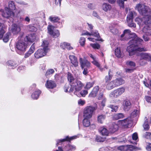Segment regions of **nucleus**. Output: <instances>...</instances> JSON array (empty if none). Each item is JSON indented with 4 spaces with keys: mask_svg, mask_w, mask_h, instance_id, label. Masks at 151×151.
Segmentation results:
<instances>
[{
    "mask_svg": "<svg viewBox=\"0 0 151 151\" xmlns=\"http://www.w3.org/2000/svg\"><path fill=\"white\" fill-rule=\"evenodd\" d=\"M119 39L122 41L132 39L129 42V45L127 49L130 56L133 55L137 51H146V48L140 47L143 42V40L138 37L135 33H132L129 29L124 30Z\"/></svg>",
    "mask_w": 151,
    "mask_h": 151,
    "instance_id": "nucleus-1",
    "label": "nucleus"
},
{
    "mask_svg": "<svg viewBox=\"0 0 151 151\" xmlns=\"http://www.w3.org/2000/svg\"><path fill=\"white\" fill-rule=\"evenodd\" d=\"M135 21L139 25L143 24H145L142 29L143 32L145 33L147 35L151 34V16H145L142 18L139 17L136 18Z\"/></svg>",
    "mask_w": 151,
    "mask_h": 151,
    "instance_id": "nucleus-2",
    "label": "nucleus"
},
{
    "mask_svg": "<svg viewBox=\"0 0 151 151\" xmlns=\"http://www.w3.org/2000/svg\"><path fill=\"white\" fill-rule=\"evenodd\" d=\"M20 35L18 38V40L16 42L15 48L17 53L22 55L26 51L28 45L27 42L24 40L23 33L20 32Z\"/></svg>",
    "mask_w": 151,
    "mask_h": 151,
    "instance_id": "nucleus-3",
    "label": "nucleus"
},
{
    "mask_svg": "<svg viewBox=\"0 0 151 151\" xmlns=\"http://www.w3.org/2000/svg\"><path fill=\"white\" fill-rule=\"evenodd\" d=\"M48 42L47 41H43L41 45L42 48L39 49L35 53V57L36 58H40L46 55L49 50L48 47Z\"/></svg>",
    "mask_w": 151,
    "mask_h": 151,
    "instance_id": "nucleus-4",
    "label": "nucleus"
},
{
    "mask_svg": "<svg viewBox=\"0 0 151 151\" xmlns=\"http://www.w3.org/2000/svg\"><path fill=\"white\" fill-rule=\"evenodd\" d=\"M135 9L139 12V13L145 16H150L151 14V10L147 6L144 4L139 3L136 4Z\"/></svg>",
    "mask_w": 151,
    "mask_h": 151,
    "instance_id": "nucleus-5",
    "label": "nucleus"
},
{
    "mask_svg": "<svg viewBox=\"0 0 151 151\" xmlns=\"http://www.w3.org/2000/svg\"><path fill=\"white\" fill-rule=\"evenodd\" d=\"M79 62L82 69H83V73L84 75H86L88 73V69L90 66V63L87 60L83 59L82 58L79 59Z\"/></svg>",
    "mask_w": 151,
    "mask_h": 151,
    "instance_id": "nucleus-6",
    "label": "nucleus"
},
{
    "mask_svg": "<svg viewBox=\"0 0 151 151\" xmlns=\"http://www.w3.org/2000/svg\"><path fill=\"white\" fill-rule=\"evenodd\" d=\"M71 85L72 87H71L69 91H73L74 90L76 91H79L81 90L84 86L83 83L77 79L73 84H71Z\"/></svg>",
    "mask_w": 151,
    "mask_h": 151,
    "instance_id": "nucleus-7",
    "label": "nucleus"
},
{
    "mask_svg": "<svg viewBox=\"0 0 151 151\" xmlns=\"http://www.w3.org/2000/svg\"><path fill=\"white\" fill-rule=\"evenodd\" d=\"M136 15V13L134 11H130L127 16V22L128 26L130 27H135L136 25L133 22V19L134 16Z\"/></svg>",
    "mask_w": 151,
    "mask_h": 151,
    "instance_id": "nucleus-8",
    "label": "nucleus"
},
{
    "mask_svg": "<svg viewBox=\"0 0 151 151\" xmlns=\"http://www.w3.org/2000/svg\"><path fill=\"white\" fill-rule=\"evenodd\" d=\"M47 30L48 33L54 38H56L60 35L58 30L55 29L54 27L52 25L48 26Z\"/></svg>",
    "mask_w": 151,
    "mask_h": 151,
    "instance_id": "nucleus-9",
    "label": "nucleus"
},
{
    "mask_svg": "<svg viewBox=\"0 0 151 151\" xmlns=\"http://www.w3.org/2000/svg\"><path fill=\"white\" fill-rule=\"evenodd\" d=\"M124 91V88H119L111 92L109 94V96L111 98H117L122 94Z\"/></svg>",
    "mask_w": 151,
    "mask_h": 151,
    "instance_id": "nucleus-10",
    "label": "nucleus"
},
{
    "mask_svg": "<svg viewBox=\"0 0 151 151\" xmlns=\"http://www.w3.org/2000/svg\"><path fill=\"white\" fill-rule=\"evenodd\" d=\"M98 99L99 100H101L102 101L99 105L100 109H102L105 105V103L106 99L102 93H100L98 96Z\"/></svg>",
    "mask_w": 151,
    "mask_h": 151,
    "instance_id": "nucleus-11",
    "label": "nucleus"
},
{
    "mask_svg": "<svg viewBox=\"0 0 151 151\" xmlns=\"http://www.w3.org/2000/svg\"><path fill=\"white\" fill-rule=\"evenodd\" d=\"M4 10L5 12H4V11L3 13L2 14V15L3 17L8 18L9 17H12L14 16V13L9 9L8 7H5Z\"/></svg>",
    "mask_w": 151,
    "mask_h": 151,
    "instance_id": "nucleus-12",
    "label": "nucleus"
},
{
    "mask_svg": "<svg viewBox=\"0 0 151 151\" xmlns=\"http://www.w3.org/2000/svg\"><path fill=\"white\" fill-rule=\"evenodd\" d=\"M10 30L14 34H17L21 30L20 26L15 24H12L9 28Z\"/></svg>",
    "mask_w": 151,
    "mask_h": 151,
    "instance_id": "nucleus-13",
    "label": "nucleus"
},
{
    "mask_svg": "<svg viewBox=\"0 0 151 151\" xmlns=\"http://www.w3.org/2000/svg\"><path fill=\"white\" fill-rule=\"evenodd\" d=\"M36 39V36L35 34H30L28 36L24 37V40L27 42L28 44L29 43H32L35 41Z\"/></svg>",
    "mask_w": 151,
    "mask_h": 151,
    "instance_id": "nucleus-14",
    "label": "nucleus"
},
{
    "mask_svg": "<svg viewBox=\"0 0 151 151\" xmlns=\"http://www.w3.org/2000/svg\"><path fill=\"white\" fill-rule=\"evenodd\" d=\"M132 104L129 100H125L123 104V109L125 111H129L131 108Z\"/></svg>",
    "mask_w": 151,
    "mask_h": 151,
    "instance_id": "nucleus-15",
    "label": "nucleus"
},
{
    "mask_svg": "<svg viewBox=\"0 0 151 151\" xmlns=\"http://www.w3.org/2000/svg\"><path fill=\"white\" fill-rule=\"evenodd\" d=\"M97 108L96 105L95 107L91 106H87L84 109L83 113H93Z\"/></svg>",
    "mask_w": 151,
    "mask_h": 151,
    "instance_id": "nucleus-16",
    "label": "nucleus"
},
{
    "mask_svg": "<svg viewBox=\"0 0 151 151\" xmlns=\"http://www.w3.org/2000/svg\"><path fill=\"white\" fill-rule=\"evenodd\" d=\"M99 87L98 86L94 87L92 90L89 95V97H95L97 94L99 90Z\"/></svg>",
    "mask_w": 151,
    "mask_h": 151,
    "instance_id": "nucleus-17",
    "label": "nucleus"
},
{
    "mask_svg": "<svg viewBox=\"0 0 151 151\" xmlns=\"http://www.w3.org/2000/svg\"><path fill=\"white\" fill-rule=\"evenodd\" d=\"M118 125L114 122L110 123L109 126V130L111 132H116L118 129Z\"/></svg>",
    "mask_w": 151,
    "mask_h": 151,
    "instance_id": "nucleus-18",
    "label": "nucleus"
},
{
    "mask_svg": "<svg viewBox=\"0 0 151 151\" xmlns=\"http://www.w3.org/2000/svg\"><path fill=\"white\" fill-rule=\"evenodd\" d=\"M46 87L49 89H52L56 86V84L55 82L51 80H47L45 84Z\"/></svg>",
    "mask_w": 151,
    "mask_h": 151,
    "instance_id": "nucleus-19",
    "label": "nucleus"
},
{
    "mask_svg": "<svg viewBox=\"0 0 151 151\" xmlns=\"http://www.w3.org/2000/svg\"><path fill=\"white\" fill-rule=\"evenodd\" d=\"M69 58L71 63L74 67H77L78 66V62L76 57L74 55H70L69 56Z\"/></svg>",
    "mask_w": 151,
    "mask_h": 151,
    "instance_id": "nucleus-20",
    "label": "nucleus"
},
{
    "mask_svg": "<svg viewBox=\"0 0 151 151\" xmlns=\"http://www.w3.org/2000/svg\"><path fill=\"white\" fill-rule=\"evenodd\" d=\"M132 121L129 119H126L121 121V125L124 127H128L129 124H131Z\"/></svg>",
    "mask_w": 151,
    "mask_h": 151,
    "instance_id": "nucleus-21",
    "label": "nucleus"
},
{
    "mask_svg": "<svg viewBox=\"0 0 151 151\" xmlns=\"http://www.w3.org/2000/svg\"><path fill=\"white\" fill-rule=\"evenodd\" d=\"M113 81L116 87L122 85L124 84L125 82L121 78H117Z\"/></svg>",
    "mask_w": 151,
    "mask_h": 151,
    "instance_id": "nucleus-22",
    "label": "nucleus"
},
{
    "mask_svg": "<svg viewBox=\"0 0 151 151\" xmlns=\"http://www.w3.org/2000/svg\"><path fill=\"white\" fill-rule=\"evenodd\" d=\"M92 35L97 38L96 40L103 41V40L100 37L99 33L96 30L92 31L90 32V36Z\"/></svg>",
    "mask_w": 151,
    "mask_h": 151,
    "instance_id": "nucleus-23",
    "label": "nucleus"
},
{
    "mask_svg": "<svg viewBox=\"0 0 151 151\" xmlns=\"http://www.w3.org/2000/svg\"><path fill=\"white\" fill-rule=\"evenodd\" d=\"M105 85L106 88L108 90H111L116 87L113 80L107 83H105Z\"/></svg>",
    "mask_w": 151,
    "mask_h": 151,
    "instance_id": "nucleus-24",
    "label": "nucleus"
},
{
    "mask_svg": "<svg viewBox=\"0 0 151 151\" xmlns=\"http://www.w3.org/2000/svg\"><path fill=\"white\" fill-rule=\"evenodd\" d=\"M41 93V91L40 90H37L35 91L31 95L32 98L34 99H37Z\"/></svg>",
    "mask_w": 151,
    "mask_h": 151,
    "instance_id": "nucleus-25",
    "label": "nucleus"
},
{
    "mask_svg": "<svg viewBox=\"0 0 151 151\" xmlns=\"http://www.w3.org/2000/svg\"><path fill=\"white\" fill-rule=\"evenodd\" d=\"M67 79L68 81L71 84H73L74 82L76 80V79H75L73 75L70 73H68Z\"/></svg>",
    "mask_w": 151,
    "mask_h": 151,
    "instance_id": "nucleus-26",
    "label": "nucleus"
},
{
    "mask_svg": "<svg viewBox=\"0 0 151 151\" xmlns=\"http://www.w3.org/2000/svg\"><path fill=\"white\" fill-rule=\"evenodd\" d=\"M76 137V136H73L70 137H68L67 136L65 139L58 140L57 141L56 145L58 146L60 142H61L66 141H70L71 140L75 139Z\"/></svg>",
    "mask_w": 151,
    "mask_h": 151,
    "instance_id": "nucleus-27",
    "label": "nucleus"
},
{
    "mask_svg": "<svg viewBox=\"0 0 151 151\" xmlns=\"http://www.w3.org/2000/svg\"><path fill=\"white\" fill-rule=\"evenodd\" d=\"M124 151H133L137 147L131 145H125Z\"/></svg>",
    "mask_w": 151,
    "mask_h": 151,
    "instance_id": "nucleus-28",
    "label": "nucleus"
},
{
    "mask_svg": "<svg viewBox=\"0 0 151 151\" xmlns=\"http://www.w3.org/2000/svg\"><path fill=\"white\" fill-rule=\"evenodd\" d=\"M102 9L105 12L109 11L111 9V6L110 5L106 3H104L102 6Z\"/></svg>",
    "mask_w": 151,
    "mask_h": 151,
    "instance_id": "nucleus-29",
    "label": "nucleus"
},
{
    "mask_svg": "<svg viewBox=\"0 0 151 151\" xmlns=\"http://www.w3.org/2000/svg\"><path fill=\"white\" fill-rule=\"evenodd\" d=\"M76 147L74 145H67L64 147V149L65 151H69L75 150Z\"/></svg>",
    "mask_w": 151,
    "mask_h": 151,
    "instance_id": "nucleus-30",
    "label": "nucleus"
},
{
    "mask_svg": "<svg viewBox=\"0 0 151 151\" xmlns=\"http://www.w3.org/2000/svg\"><path fill=\"white\" fill-rule=\"evenodd\" d=\"M7 64L9 66L13 69L16 68L17 65L15 62L12 60L8 61L7 62Z\"/></svg>",
    "mask_w": 151,
    "mask_h": 151,
    "instance_id": "nucleus-31",
    "label": "nucleus"
},
{
    "mask_svg": "<svg viewBox=\"0 0 151 151\" xmlns=\"http://www.w3.org/2000/svg\"><path fill=\"white\" fill-rule=\"evenodd\" d=\"M141 58L142 59L149 61L151 58V56L147 53H142L141 55Z\"/></svg>",
    "mask_w": 151,
    "mask_h": 151,
    "instance_id": "nucleus-32",
    "label": "nucleus"
},
{
    "mask_svg": "<svg viewBox=\"0 0 151 151\" xmlns=\"http://www.w3.org/2000/svg\"><path fill=\"white\" fill-rule=\"evenodd\" d=\"M111 70L109 69L108 72V76H106L105 78V83H107L110 82L112 79L113 77V75L111 74Z\"/></svg>",
    "mask_w": 151,
    "mask_h": 151,
    "instance_id": "nucleus-33",
    "label": "nucleus"
},
{
    "mask_svg": "<svg viewBox=\"0 0 151 151\" xmlns=\"http://www.w3.org/2000/svg\"><path fill=\"white\" fill-rule=\"evenodd\" d=\"M99 132L103 135L107 136L109 133L108 130L104 127H101L100 128Z\"/></svg>",
    "mask_w": 151,
    "mask_h": 151,
    "instance_id": "nucleus-34",
    "label": "nucleus"
},
{
    "mask_svg": "<svg viewBox=\"0 0 151 151\" xmlns=\"http://www.w3.org/2000/svg\"><path fill=\"white\" fill-rule=\"evenodd\" d=\"M8 8L10 10H13L15 9V6L14 2L13 1H10L8 2Z\"/></svg>",
    "mask_w": 151,
    "mask_h": 151,
    "instance_id": "nucleus-35",
    "label": "nucleus"
},
{
    "mask_svg": "<svg viewBox=\"0 0 151 151\" xmlns=\"http://www.w3.org/2000/svg\"><path fill=\"white\" fill-rule=\"evenodd\" d=\"M49 19L50 21L54 22H58L60 20V19L58 17L54 16H50Z\"/></svg>",
    "mask_w": 151,
    "mask_h": 151,
    "instance_id": "nucleus-36",
    "label": "nucleus"
},
{
    "mask_svg": "<svg viewBox=\"0 0 151 151\" xmlns=\"http://www.w3.org/2000/svg\"><path fill=\"white\" fill-rule=\"evenodd\" d=\"M124 117V115L123 114H114L113 115L112 118L114 120H116Z\"/></svg>",
    "mask_w": 151,
    "mask_h": 151,
    "instance_id": "nucleus-37",
    "label": "nucleus"
},
{
    "mask_svg": "<svg viewBox=\"0 0 151 151\" xmlns=\"http://www.w3.org/2000/svg\"><path fill=\"white\" fill-rule=\"evenodd\" d=\"M94 84V82L93 81L91 82H88L86 83V85L85 86L84 88L87 90L93 87V85Z\"/></svg>",
    "mask_w": 151,
    "mask_h": 151,
    "instance_id": "nucleus-38",
    "label": "nucleus"
},
{
    "mask_svg": "<svg viewBox=\"0 0 151 151\" xmlns=\"http://www.w3.org/2000/svg\"><path fill=\"white\" fill-rule=\"evenodd\" d=\"M115 55L118 58H120L122 57V53L120 51V47H117L115 50Z\"/></svg>",
    "mask_w": 151,
    "mask_h": 151,
    "instance_id": "nucleus-39",
    "label": "nucleus"
},
{
    "mask_svg": "<svg viewBox=\"0 0 151 151\" xmlns=\"http://www.w3.org/2000/svg\"><path fill=\"white\" fill-rule=\"evenodd\" d=\"M125 145H122L120 146H116L113 148H111L115 150H120L121 151H124Z\"/></svg>",
    "mask_w": 151,
    "mask_h": 151,
    "instance_id": "nucleus-40",
    "label": "nucleus"
},
{
    "mask_svg": "<svg viewBox=\"0 0 151 151\" xmlns=\"http://www.w3.org/2000/svg\"><path fill=\"white\" fill-rule=\"evenodd\" d=\"M72 87V86L71 85V84L70 83V84H66L64 86V91L66 92H71L72 91H69L70 88H71V87Z\"/></svg>",
    "mask_w": 151,
    "mask_h": 151,
    "instance_id": "nucleus-41",
    "label": "nucleus"
},
{
    "mask_svg": "<svg viewBox=\"0 0 151 151\" xmlns=\"http://www.w3.org/2000/svg\"><path fill=\"white\" fill-rule=\"evenodd\" d=\"M105 115L103 114L100 115L98 117V121L99 122L101 123H102L104 121L105 118Z\"/></svg>",
    "mask_w": 151,
    "mask_h": 151,
    "instance_id": "nucleus-42",
    "label": "nucleus"
},
{
    "mask_svg": "<svg viewBox=\"0 0 151 151\" xmlns=\"http://www.w3.org/2000/svg\"><path fill=\"white\" fill-rule=\"evenodd\" d=\"M10 35V33L8 32L6 33L4 36L3 40V41L5 42H7L9 40V37Z\"/></svg>",
    "mask_w": 151,
    "mask_h": 151,
    "instance_id": "nucleus-43",
    "label": "nucleus"
},
{
    "mask_svg": "<svg viewBox=\"0 0 151 151\" xmlns=\"http://www.w3.org/2000/svg\"><path fill=\"white\" fill-rule=\"evenodd\" d=\"M109 107L111 109V111L112 112H116L117 110L118 107L117 106H114L112 105H109Z\"/></svg>",
    "mask_w": 151,
    "mask_h": 151,
    "instance_id": "nucleus-44",
    "label": "nucleus"
},
{
    "mask_svg": "<svg viewBox=\"0 0 151 151\" xmlns=\"http://www.w3.org/2000/svg\"><path fill=\"white\" fill-rule=\"evenodd\" d=\"M126 63L128 67H131V68H134L135 66V63L132 61H128Z\"/></svg>",
    "mask_w": 151,
    "mask_h": 151,
    "instance_id": "nucleus-45",
    "label": "nucleus"
},
{
    "mask_svg": "<svg viewBox=\"0 0 151 151\" xmlns=\"http://www.w3.org/2000/svg\"><path fill=\"white\" fill-rule=\"evenodd\" d=\"M86 42L85 38L83 37H81L79 40V43L81 46H84Z\"/></svg>",
    "mask_w": 151,
    "mask_h": 151,
    "instance_id": "nucleus-46",
    "label": "nucleus"
},
{
    "mask_svg": "<svg viewBox=\"0 0 151 151\" xmlns=\"http://www.w3.org/2000/svg\"><path fill=\"white\" fill-rule=\"evenodd\" d=\"M83 125L85 127H88L90 125V122L88 120L83 119Z\"/></svg>",
    "mask_w": 151,
    "mask_h": 151,
    "instance_id": "nucleus-47",
    "label": "nucleus"
},
{
    "mask_svg": "<svg viewBox=\"0 0 151 151\" xmlns=\"http://www.w3.org/2000/svg\"><path fill=\"white\" fill-rule=\"evenodd\" d=\"M127 0H118L117 3L121 7L123 8L124 6V1H127Z\"/></svg>",
    "mask_w": 151,
    "mask_h": 151,
    "instance_id": "nucleus-48",
    "label": "nucleus"
},
{
    "mask_svg": "<svg viewBox=\"0 0 151 151\" xmlns=\"http://www.w3.org/2000/svg\"><path fill=\"white\" fill-rule=\"evenodd\" d=\"M54 70L52 69H49L47 70V71L45 75L46 76H47L49 75H50L53 73H54Z\"/></svg>",
    "mask_w": 151,
    "mask_h": 151,
    "instance_id": "nucleus-49",
    "label": "nucleus"
},
{
    "mask_svg": "<svg viewBox=\"0 0 151 151\" xmlns=\"http://www.w3.org/2000/svg\"><path fill=\"white\" fill-rule=\"evenodd\" d=\"M35 49V47L34 44H33L30 47L29 49L28 50V52L32 54L34 52Z\"/></svg>",
    "mask_w": 151,
    "mask_h": 151,
    "instance_id": "nucleus-50",
    "label": "nucleus"
},
{
    "mask_svg": "<svg viewBox=\"0 0 151 151\" xmlns=\"http://www.w3.org/2000/svg\"><path fill=\"white\" fill-rule=\"evenodd\" d=\"M28 27L30 31L35 32L37 30V28L32 25H29L28 26Z\"/></svg>",
    "mask_w": 151,
    "mask_h": 151,
    "instance_id": "nucleus-51",
    "label": "nucleus"
},
{
    "mask_svg": "<svg viewBox=\"0 0 151 151\" xmlns=\"http://www.w3.org/2000/svg\"><path fill=\"white\" fill-rule=\"evenodd\" d=\"M91 46L94 49H99L100 47V45L97 43L91 44Z\"/></svg>",
    "mask_w": 151,
    "mask_h": 151,
    "instance_id": "nucleus-52",
    "label": "nucleus"
},
{
    "mask_svg": "<svg viewBox=\"0 0 151 151\" xmlns=\"http://www.w3.org/2000/svg\"><path fill=\"white\" fill-rule=\"evenodd\" d=\"M105 139L103 138L100 136H97L96 138V140L98 142H102L104 141Z\"/></svg>",
    "mask_w": 151,
    "mask_h": 151,
    "instance_id": "nucleus-53",
    "label": "nucleus"
},
{
    "mask_svg": "<svg viewBox=\"0 0 151 151\" xmlns=\"http://www.w3.org/2000/svg\"><path fill=\"white\" fill-rule=\"evenodd\" d=\"M83 116L84 117V119H86L88 120L91 117L92 114H84Z\"/></svg>",
    "mask_w": 151,
    "mask_h": 151,
    "instance_id": "nucleus-54",
    "label": "nucleus"
},
{
    "mask_svg": "<svg viewBox=\"0 0 151 151\" xmlns=\"http://www.w3.org/2000/svg\"><path fill=\"white\" fill-rule=\"evenodd\" d=\"M144 136L147 139L150 138H151V133L149 132H146Z\"/></svg>",
    "mask_w": 151,
    "mask_h": 151,
    "instance_id": "nucleus-55",
    "label": "nucleus"
},
{
    "mask_svg": "<svg viewBox=\"0 0 151 151\" xmlns=\"http://www.w3.org/2000/svg\"><path fill=\"white\" fill-rule=\"evenodd\" d=\"M92 63L98 68L100 67V64L98 61L96 60V59L92 61Z\"/></svg>",
    "mask_w": 151,
    "mask_h": 151,
    "instance_id": "nucleus-56",
    "label": "nucleus"
},
{
    "mask_svg": "<svg viewBox=\"0 0 151 151\" xmlns=\"http://www.w3.org/2000/svg\"><path fill=\"white\" fill-rule=\"evenodd\" d=\"M143 32L145 34V35H143V38L144 40L145 41H148L149 39V37L148 36L151 35V34L150 35H147L144 32Z\"/></svg>",
    "mask_w": 151,
    "mask_h": 151,
    "instance_id": "nucleus-57",
    "label": "nucleus"
},
{
    "mask_svg": "<svg viewBox=\"0 0 151 151\" xmlns=\"http://www.w3.org/2000/svg\"><path fill=\"white\" fill-rule=\"evenodd\" d=\"M111 32L114 34H116L118 32V30L115 28L110 29Z\"/></svg>",
    "mask_w": 151,
    "mask_h": 151,
    "instance_id": "nucleus-58",
    "label": "nucleus"
},
{
    "mask_svg": "<svg viewBox=\"0 0 151 151\" xmlns=\"http://www.w3.org/2000/svg\"><path fill=\"white\" fill-rule=\"evenodd\" d=\"M67 45V42H64L60 44V47L63 49L66 48V45Z\"/></svg>",
    "mask_w": 151,
    "mask_h": 151,
    "instance_id": "nucleus-59",
    "label": "nucleus"
},
{
    "mask_svg": "<svg viewBox=\"0 0 151 151\" xmlns=\"http://www.w3.org/2000/svg\"><path fill=\"white\" fill-rule=\"evenodd\" d=\"M88 91L86 90H83L80 92V94L83 96H85L88 93Z\"/></svg>",
    "mask_w": 151,
    "mask_h": 151,
    "instance_id": "nucleus-60",
    "label": "nucleus"
},
{
    "mask_svg": "<svg viewBox=\"0 0 151 151\" xmlns=\"http://www.w3.org/2000/svg\"><path fill=\"white\" fill-rule=\"evenodd\" d=\"M143 126L144 129L146 130H148L149 128V126L147 123L146 122H145L144 123Z\"/></svg>",
    "mask_w": 151,
    "mask_h": 151,
    "instance_id": "nucleus-61",
    "label": "nucleus"
},
{
    "mask_svg": "<svg viewBox=\"0 0 151 151\" xmlns=\"http://www.w3.org/2000/svg\"><path fill=\"white\" fill-rule=\"evenodd\" d=\"M145 99L147 102L151 103V96H146L145 97Z\"/></svg>",
    "mask_w": 151,
    "mask_h": 151,
    "instance_id": "nucleus-62",
    "label": "nucleus"
},
{
    "mask_svg": "<svg viewBox=\"0 0 151 151\" xmlns=\"http://www.w3.org/2000/svg\"><path fill=\"white\" fill-rule=\"evenodd\" d=\"M109 148L106 147H104L100 148L99 149V151H109Z\"/></svg>",
    "mask_w": 151,
    "mask_h": 151,
    "instance_id": "nucleus-63",
    "label": "nucleus"
},
{
    "mask_svg": "<svg viewBox=\"0 0 151 151\" xmlns=\"http://www.w3.org/2000/svg\"><path fill=\"white\" fill-rule=\"evenodd\" d=\"M146 148L148 151H151V143H148Z\"/></svg>",
    "mask_w": 151,
    "mask_h": 151,
    "instance_id": "nucleus-64",
    "label": "nucleus"
}]
</instances>
